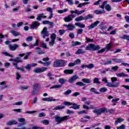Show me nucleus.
Returning <instances> with one entry per match:
<instances>
[{
    "mask_svg": "<svg viewBox=\"0 0 129 129\" xmlns=\"http://www.w3.org/2000/svg\"><path fill=\"white\" fill-rule=\"evenodd\" d=\"M85 12V10H81L79 11L78 10L76 9L75 11H70V13L72 14L71 15H69L68 16L64 17L63 18V21L66 22V23H70V22H71L73 20V19L74 18H76V15H73V14H76V15H78V16H79L83 13Z\"/></svg>",
    "mask_w": 129,
    "mask_h": 129,
    "instance_id": "nucleus-1",
    "label": "nucleus"
},
{
    "mask_svg": "<svg viewBox=\"0 0 129 129\" xmlns=\"http://www.w3.org/2000/svg\"><path fill=\"white\" fill-rule=\"evenodd\" d=\"M67 63V61L63 59H56L53 62V67H64Z\"/></svg>",
    "mask_w": 129,
    "mask_h": 129,
    "instance_id": "nucleus-2",
    "label": "nucleus"
},
{
    "mask_svg": "<svg viewBox=\"0 0 129 129\" xmlns=\"http://www.w3.org/2000/svg\"><path fill=\"white\" fill-rule=\"evenodd\" d=\"M102 81L106 83V86H108V87H112L113 88H117V87L119 86L120 84L119 83H111L110 82H108V81L106 78H103L102 79Z\"/></svg>",
    "mask_w": 129,
    "mask_h": 129,
    "instance_id": "nucleus-3",
    "label": "nucleus"
},
{
    "mask_svg": "<svg viewBox=\"0 0 129 129\" xmlns=\"http://www.w3.org/2000/svg\"><path fill=\"white\" fill-rule=\"evenodd\" d=\"M99 49H100L99 45H95L93 43H90L85 47L86 51H96Z\"/></svg>",
    "mask_w": 129,
    "mask_h": 129,
    "instance_id": "nucleus-4",
    "label": "nucleus"
},
{
    "mask_svg": "<svg viewBox=\"0 0 129 129\" xmlns=\"http://www.w3.org/2000/svg\"><path fill=\"white\" fill-rule=\"evenodd\" d=\"M10 43H12V41H10V40H6L5 42V43L6 44V45H9L8 47L10 51H16L17 49L19 48L18 44H14L13 45H12V44H10Z\"/></svg>",
    "mask_w": 129,
    "mask_h": 129,
    "instance_id": "nucleus-5",
    "label": "nucleus"
},
{
    "mask_svg": "<svg viewBox=\"0 0 129 129\" xmlns=\"http://www.w3.org/2000/svg\"><path fill=\"white\" fill-rule=\"evenodd\" d=\"M55 121L58 123H61L62 121H64V120H68L70 118V116L66 115L63 117H60L59 116H56L54 117Z\"/></svg>",
    "mask_w": 129,
    "mask_h": 129,
    "instance_id": "nucleus-6",
    "label": "nucleus"
},
{
    "mask_svg": "<svg viewBox=\"0 0 129 129\" xmlns=\"http://www.w3.org/2000/svg\"><path fill=\"white\" fill-rule=\"evenodd\" d=\"M94 113L96 115H100L101 113H104V112H107V109L106 108H102L100 109H95L93 110Z\"/></svg>",
    "mask_w": 129,
    "mask_h": 129,
    "instance_id": "nucleus-7",
    "label": "nucleus"
},
{
    "mask_svg": "<svg viewBox=\"0 0 129 129\" xmlns=\"http://www.w3.org/2000/svg\"><path fill=\"white\" fill-rule=\"evenodd\" d=\"M104 7L107 12H110L111 11V7L109 4H107V1H104L102 5L100 6V8L103 10H104Z\"/></svg>",
    "mask_w": 129,
    "mask_h": 129,
    "instance_id": "nucleus-8",
    "label": "nucleus"
},
{
    "mask_svg": "<svg viewBox=\"0 0 129 129\" xmlns=\"http://www.w3.org/2000/svg\"><path fill=\"white\" fill-rule=\"evenodd\" d=\"M40 34L42 35V38L45 39L46 37H48L49 35V31H48V28L47 27H44L43 30L40 32Z\"/></svg>",
    "mask_w": 129,
    "mask_h": 129,
    "instance_id": "nucleus-9",
    "label": "nucleus"
},
{
    "mask_svg": "<svg viewBox=\"0 0 129 129\" xmlns=\"http://www.w3.org/2000/svg\"><path fill=\"white\" fill-rule=\"evenodd\" d=\"M40 25V22L38 21H33L30 26V28L31 29H33V30H37L38 27H39Z\"/></svg>",
    "mask_w": 129,
    "mask_h": 129,
    "instance_id": "nucleus-10",
    "label": "nucleus"
},
{
    "mask_svg": "<svg viewBox=\"0 0 129 129\" xmlns=\"http://www.w3.org/2000/svg\"><path fill=\"white\" fill-rule=\"evenodd\" d=\"M32 54V52H27L26 54L25 53H20L19 54V57H24L23 58L24 60H27V59L29 58V56H30Z\"/></svg>",
    "mask_w": 129,
    "mask_h": 129,
    "instance_id": "nucleus-11",
    "label": "nucleus"
},
{
    "mask_svg": "<svg viewBox=\"0 0 129 129\" xmlns=\"http://www.w3.org/2000/svg\"><path fill=\"white\" fill-rule=\"evenodd\" d=\"M47 69L48 68L45 67L36 69L33 71V72H35V73H42V72H45Z\"/></svg>",
    "mask_w": 129,
    "mask_h": 129,
    "instance_id": "nucleus-12",
    "label": "nucleus"
},
{
    "mask_svg": "<svg viewBox=\"0 0 129 129\" xmlns=\"http://www.w3.org/2000/svg\"><path fill=\"white\" fill-rule=\"evenodd\" d=\"M99 23H100V22L99 21L94 22L93 24H91L88 27V30H92V29H94V28H95V27H97V25H98Z\"/></svg>",
    "mask_w": 129,
    "mask_h": 129,
    "instance_id": "nucleus-13",
    "label": "nucleus"
},
{
    "mask_svg": "<svg viewBox=\"0 0 129 129\" xmlns=\"http://www.w3.org/2000/svg\"><path fill=\"white\" fill-rule=\"evenodd\" d=\"M78 78H79V77H78V76H73L72 77L70 78L69 79L68 82H69V83H73V82H74V81H75L77 79H78Z\"/></svg>",
    "mask_w": 129,
    "mask_h": 129,
    "instance_id": "nucleus-14",
    "label": "nucleus"
},
{
    "mask_svg": "<svg viewBox=\"0 0 129 129\" xmlns=\"http://www.w3.org/2000/svg\"><path fill=\"white\" fill-rule=\"evenodd\" d=\"M43 101H48V102H51V101H57V100H59L58 99H56L53 98V97H48V98H44L42 99Z\"/></svg>",
    "mask_w": 129,
    "mask_h": 129,
    "instance_id": "nucleus-15",
    "label": "nucleus"
},
{
    "mask_svg": "<svg viewBox=\"0 0 129 129\" xmlns=\"http://www.w3.org/2000/svg\"><path fill=\"white\" fill-rule=\"evenodd\" d=\"M46 11L50 14L49 16V19H52V18H53V16H54V14H53V9L50 7H48L46 8Z\"/></svg>",
    "mask_w": 129,
    "mask_h": 129,
    "instance_id": "nucleus-16",
    "label": "nucleus"
},
{
    "mask_svg": "<svg viewBox=\"0 0 129 129\" xmlns=\"http://www.w3.org/2000/svg\"><path fill=\"white\" fill-rule=\"evenodd\" d=\"M42 19H46V18H47V16L44 15V13H42V14H39L37 16V17L36 19H37V21H40L41 20V19H42Z\"/></svg>",
    "mask_w": 129,
    "mask_h": 129,
    "instance_id": "nucleus-17",
    "label": "nucleus"
},
{
    "mask_svg": "<svg viewBox=\"0 0 129 129\" xmlns=\"http://www.w3.org/2000/svg\"><path fill=\"white\" fill-rule=\"evenodd\" d=\"M65 108V106H62L61 105H58L52 109V110H61Z\"/></svg>",
    "mask_w": 129,
    "mask_h": 129,
    "instance_id": "nucleus-18",
    "label": "nucleus"
},
{
    "mask_svg": "<svg viewBox=\"0 0 129 129\" xmlns=\"http://www.w3.org/2000/svg\"><path fill=\"white\" fill-rule=\"evenodd\" d=\"M10 33L14 36V37H17L18 36H21V33L20 32L16 31L15 30H12L10 31Z\"/></svg>",
    "mask_w": 129,
    "mask_h": 129,
    "instance_id": "nucleus-19",
    "label": "nucleus"
},
{
    "mask_svg": "<svg viewBox=\"0 0 129 129\" xmlns=\"http://www.w3.org/2000/svg\"><path fill=\"white\" fill-rule=\"evenodd\" d=\"M94 13L96 15H101V14H105V11L104 10H96L94 11Z\"/></svg>",
    "mask_w": 129,
    "mask_h": 129,
    "instance_id": "nucleus-20",
    "label": "nucleus"
},
{
    "mask_svg": "<svg viewBox=\"0 0 129 129\" xmlns=\"http://www.w3.org/2000/svg\"><path fill=\"white\" fill-rule=\"evenodd\" d=\"M122 121H124V119L121 118H117L115 121V124H118V123H120L122 122Z\"/></svg>",
    "mask_w": 129,
    "mask_h": 129,
    "instance_id": "nucleus-21",
    "label": "nucleus"
},
{
    "mask_svg": "<svg viewBox=\"0 0 129 129\" xmlns=\"http://www.w3.org/2000/svg\"><path fill=\"white\" fill-rule=\"evenodd\" d=\"M35 50H37L36 52L39 55H41L42 54H45V51H42V50H41V48L40 47H36Z\"/></svg>",
    "mask_w": 129,
    "mask_h": 129,
    "instance_id": "nucleus-22",
    "label": "nucleus"
},
{
    "mask_svg": "<svg viewBox=\"0 0 129 129\" xmlns=\"http://www.w3.org/2000/svg\"><path fill=\"white\" fill-rule=\"evenodd\" d=\"M18 122L16 120L9 121L7 123V125H13V124H17Z\"/></svg>",
    "mask_w": 129,
    "mask_h": 129,
    "instance_id": "nucleus-23",
    "label": "nucleus"
},
{
    "mask_svg": "<svg viewBox=\"0 0 129 129\" xmlns=\"http://www.w3.org/2000/svg\"><path fill=\"white\" fill-rule=\"evenodd\" d=\"M13 66H15L16 69H17L18 70H20L21 71H22V72H24L25 71V70L22 68H19L18 67V63H13Z\"/></svg>",
    "mask_w": 129,
    "mask_h": 129,
    "instance_id": "nucleus-24",
    "label": "nucleus"
},
{
    "mask_svg": "<svg viewBox=\"0 0 129 129\" xmlns=\"http://www.w3.org/2000/svg\"><path fill=\"white\" fill-rule=\"evenodd\" d=\"M79 45H81V42L78 41H72V47H75V46H78Z\"/></svg>",
    "mask_w": 129,
    "mask_h": 129,
    "instance_id": "nucleus-25",
    "label": "nucleus"
},
{
    "mask_svg": "<svg viewBox=\"0 0 129 129\" xmlns=\"http://www.w3.org/2000/svg\"><path fill=\"white\" fill-rule=\"evenodd\" d=\"M116 76H117V77H128V75L124 74V73L117 74Z\"/></svg>",
    "mask_w": 129,
    "mask_h": 129,
    "instance_id": "nucleus-26",
    "label": "nucleus"
},
{
    "mask_svg": "<svg viewBox=\"0 0 129 129\" xmlns=\"http://www.w3.org/2000/svg\"><path fill=\"white\" fill-rule=\"evenodd\" d=\"M112 47V43H109L107 44L106 45V47L105 48L107 51H110V49Z\"/></svg>",
    "mask_w": 129,
    "mask_h": 129,
    "instance_id": "nucleus-27",
    "label": "nucleus"
},
{
    "mask_svg": "<svg viewBox=\"0 0 129 129\" xmlns=\"http://www.w3.org/2000/svg\"><path fill=\"white\" fill-rule=\"evenodd\" d=\"M85 52L86 51L84 49H79L76 52V54L77 55H79L80 54H84Z\"/></svg>",
    "mask_w": 129,
    "mask_h": 129,
    "instance_id": "nucleus-28",
    "label": "nucleus"
},
{
    "mask_svg": "<svg viewBox=\"0 0 129 129\" xmlns=\"http://www.w3.org/2000/svg\"><path fill=\"white\" fill-rule=\"evenodd\" d=\"M56 38H57V35L55 33H52L50 35V40L52 41H54L56 40Z\"/></svg>",
    "mask_w": 129,
    "mask_h": 129,
    "instance_id": "nucleus-29",
    "label": "nucleus"
},
{
    "mask_svg": "<svg viewBox=\"0 0 129 129\" xmlns=\"http://www.w3.org/2000/svg\"><path fill=\"white\" fill-rule=\"evenodd\" d=\"M120 39H123V40H126L129 41V35L127 34L123 35L122 36H120Z\"/></svg>",
    "mask_w": 129,
    "mask_h": 129,
    "instance_id": "nucleus-30",
    "label": "nucleus"
},
{
    "mask_svg": "<svg viewBox=\"0 0 129 129\" xmlns=\"http://www.w3.org/2000/svg\"><path fill=\"white\" fill-rule=\"evenodd\" d=\"M73 72V70H65L63 72V73H64V74H72Z\"/></svg>",
    "mask_w": 129,
    "mask_h": 129,
    "instance_id": "nucleus-31",
    "label": "nucleus"
},
{
    "mask_svg": "<svg viewBox=\"0 0 129 129\" xmlns=\"http://www.w3.org/2000/svg\"><path fill=\"white\" fill-rule=\"evenodd\" d=\"M38 63H40L41 64H43L44 66H49V65H51V61H48L46 62H44L42 61H39Z\"/></svg>",
    "mask_w": 129,
    "mask_h": 129,
    "instance_id": "nucleus-32",
    "label": "nucleus"
},
{
    "mask_svg": "<svg viewBox=\"0 0 129 129\" xmlns=\"http://www.w3.org/2000/svg\"><path fill=\"white\" fill-rule=\"evenodd\" d=\"M75 20L76 22H80V21H83V20H85V19L83 17V16H81L77 17Z\"/></svg>",
    "mask_w": 129,
    "mask_h": 129,
    "instance_id": "nucleus-33",
    "label": "nucleus"
},
{
    "mask_svg": "<svg viewBox=\"0 0 129 129\" xmlns=\"http://www.w3.org/2000/svg\"><path fill=\"white\" fill-rule=\"evenodd\" d=\"M74 106H72L70 107V108H73V109H79V107H80V105H77L76 103H73Z\"/></svg>",
    "mask_w": 129,
    "mask_h": 129,
    "instance_id": "nucleus-34",
    "label": "nucleus"
},
{
    "mask_svg": "<svg viewBox=\"0 0 129 129\" xmlns=\"http://www.w3.org/2000/svg\"><path fill=\"white\" fill-rule=\"evenodd\" d=\"M75 25L77 26V27H79V28H85V24H81L80 23H76Z\"/></svg>",
    "mask_w": 129,
    "mask_h": 129,
    "instance_id": "nucleus-35",
    "label": "nucleus"
},
{
    "mask_svg": "<svg viewBox=\"0 0 129 129\" xmlns=\"http://www.w3.org/2000/svg\"><path fill=\"white\" fill-rule=\"evenodd\" d=\"M82 81L84 83H91V80L89 79L84 78L82 80Z\"/></svg>",
    "mask_w": 129,
    "mask_h": 129,
    "instance_id": "nucleus-36",
    "label": "nucleus"
},
{
    "mask_svg": "<svg viewBox=\"0 0 129 129\" xmlns=\"http://www.w3.org/2000/svg\"><path fill=\"white\" fill-rule=\"evenodd\" d=\"M75 28V27H74V26L73 25L69 24L68 26V30H69V31H73Z\"/></svg>",
    "mask_w": 129,
    "mask_h": 129,
    "instance_id": "nucleus-37",
    "label": "nucleus"
},
{
    "mask_svg": "<svg viewBox=\"0 0 129 129\" xmlns=\"http://www.w3.org/2000/svg\"><path fill=\"white\" fill-rule=\"evenodd\" d=\"M14 62H16V63H22L23 60H22V59H20V57H16L15 58H14Z\"/></svg>",
    "mask_w": 129,
    "mask_h": 129,
    "instance_id": "nucleus-38",
    "label": "nucleus"
},
{
    "mask_svg": "<svg viewBox=\"0 0 129 129\" xmlns=\"http://www.w3.org/2000/svg\"><path fill=\"white\" fill-rule=\"evenodd\" d=\"M65 32H66V30L64 29H60L58 30V33L60 36H63V35L65 34Z\"/></svg>",
    "mask_w": 129,
    "mask_h": 129,
    "instance_id": "nucleus-39",
    "label": "nucleus"
},
{
    "mask_svg": "<svg viewBox=\"0 0 129 129\" xmlns=\"http://www.w3.org/2000/svg\"><path fill=\"white\" fill-rule=\"evenodd\" d=\"M93 83H95L96 84H100V82H99V79L98 78H95L93 80Z\"/></svg>",
    "mask_w": 129,
    "mask_h": 129,
    "instance_id": "nucleus-40",
    "label": "nucleus"
},
{
    "mask_svg": "<svg viewBox=\"0 0 129 129\" xmlns=\"http://www.w3.org/2000/svg\"><path fill=\"white\" fill-rule=\"evenodd\" d=\"M2 54H3V55H5V56H7L8 57H11V58H14V55H11L7 52H3Z\"/></svg>",
    "mask_w": 129,
    "mask_h": 129,
    "instance_id": "nucleus-41",
    "label": "nucleus"
},
{
    "mask_svg": "<svg viewBox=\"0 0 129 129\" xmlns=\"http://www.w3.org/2000/svg\"><path fill=\"white\" fill-rule=\"evenodd\" d=\"M92 18H93V16H92V14H89L87 15L84 18L86 21L87 20H89V19H92Z\"/></svg>",
    "mask_w": 129,
    "mask_h": 129,
    "instance_id": "nucleus-42",
    "label": "nucleus"
},
{
    "mask_svg": "<svg viewBox=\"0 0 129 129\" xmlns=\"http://www.w3.org/2000/svg\"><path fill=\"white\" fill-rule=\"evenodd\" d=\"M112 61H113L115 63H120L121 59L118 58H112Z\"/></svg>",
    "mask_w": 129,
    "mask_h": 129,
    "instance_id": "nucleus-43",
    "label": "nucleus"
},
{
    "mask_svg": "<svg viewBox=\"0 0 129 129\" xmlns=\"http://www.w3.org/2000/svg\"><path fill=\"white\" fill-rule=\"evenodd\" d=\"M66 80L64 79L60 78L58 80V82L60 84H64L66 82Z\"/></svg>",
    "mask_w": 129,
    "mask_h": 129,
    "instance_id": "nucleus-44",
    "label": "nucleus"
},
{
    "mask_svg": "<svg viewBox=\"0 0 129 129\" xmlns=\"http://www.w3.org/2000/svg\"><path fill=\"white\" fill-rule=\"evenodd\" d=\"M62 87V85H55L51 87H50V89H53L54 88H61Z\"/></svg>",
    "mask_w": 129,
    "mask_h": 129,
    "instance_id": "nucleus-45",
    "label": "nucleus"
},
{
    "mask_svg": "<svg viewBox=\"0 0 129 129\" xmlns=\"http://www.w3.org/2000/svg\"><path fill=\"white\" fill-rule=\"evenodd\" d=\"M86 68H88V69H92V68H94V64L93 63L87 64V66H86Z\"/></svg>",
    "mask_w": 129,
    "mask_h": 129,
    "instance_id": "nucleus-46",
    "label": "nucleus"
},
{
    "mask_svg": "<svg viewBox=\"0 0 129 129\" xmlns=\"http://www.w3.org/2000/svg\"><path fill=\"white\" fill-rule=\"evenodd\" d=\"M93 42V39H90L87 37H86V43H91Z\"/></svg>",
    "mask_w": 129,
    "mask_h": 129,
    "instance_id": "nucleus-47",
    "label": "nucleus"
},
{
    "mask_svg": "<svg viewBox=\"0 0 129 129\" xmlns=\"http://www.w3.org/2000/svg\"><path fill=\"white\" fill-rule=\"evenodd\" d=\"M90 91H91V92H94V93H96V94H99V93L98 92H97L96 89H95V88H92L90 89Z\"/></svg>",
    "mask_w": 129,
    "mask_h": 129,
    "instance_id": "nucleus-48",
    "label": "nucleus"
},
{
    "mask_svg": "<svg viewBox=\"0 0 129 129\" xmlns=\"http://www.w3.org/2000/svg\"><path fill=\"white\" fill-rule=\"evenodd\" d=\"M100 92H106V91H107V88H105V87H103V88H101L99 90Z\"/></svg>",
    "mask_w": 129,
    "mask_h": 129,
    "instance_id": "nucleus-49",
    "label": "nucleus"
},
{
    "mask_svg": "<svg viewBox=\"0 0 129 129\" xmlns=\"http://www.w3.org/2000/svg\"><path fill=\"white\" fill-rule=\"evenodd\" d=\"M63 104L64 105H67V106H69L70 105H73V103H71V102H68V101H65V102H63Z\"/></svg>",
    "mask_w": 129,
    "mask_h": 129,
    "instance_id": "nucleus-50",
    "label": "nucleus"
},
{
    "mask_svg": "<svg viewBox=\"0 0 129 129\" xmlns=\"http://www.w3.org/2000/svg\"><path fill=\"white\" fill-rule=\"evenodd\" d=\"M72 92V90H68L64 93V95H69V94H71Z\"/></svg>",
    "mask_w": 129,
    "mask_h": 129,
    "instance_id": "nucleus-51",
    "label": "nucleus"
},
{
    "mask_svg": "<svg viewBox=\"0 0 129 129\" xmlns=\"http://www.w3.org/2000/svg\"><path fill=\"white\" fill-rule=\"evenodd\" d=\"M75 65H78V64L81 63V60L80 59H77L74 61Z\"/></svg>",
    "mask_w": 129,
    "mask_h": 129,
    "instance_id": "nucleus-52",
    "label": "nucleus"
},
{
    "mask_svg": "<svg viewBox=\"0 0 129 129\" xmlns=\"http://www.w3.org/2000/svg\"><path fill=\"white\" fill-rule=\"evenodd\" d=\"M26 119L24 118H21L18 119L19 122H23V124H26V122H25Z\"/></svg>",
    "mask_w": 129,
    "mask_h": 129,
    "instance_id": "nucleus-53",
    "label": "nucleus"
},
{
    "mask_svg": "<svg viewBox=\"0 0 129 129\" xmlns=\"http://www.w3.org/2000/svg\"><path fill=\"white\" fill-rule=\"evenodd\" d=\"M26 41L27 42H32V41H33V37L32 36L27 37L26 39Z\"/></svg>",
    "mask_w": 129,
    "mask_h": 129,
    "instance_id": "nucleus-54",
    "label": "nucleus"
},
{
    "mask_svg": "<svg viewBox=\"0 0 129 129\" xmlns=\"http://www.w3.org/2000/svg\"><path fill=\"white\" fill-rule=\"evenodd\" d=\"M76 85H79V86H85L86 84L81 82H78L76 83Z\"/></svg>",
    "mask_w": 129,
    "mask_h": 129,
    "instance_id": "nucleus-55",
    "label": "nucleus"
},
{
    "mask_svg": "<svg viewBox=\"0 0 129 129\" xmlns=\"http://www.w3.org/2000/svg\"><path fill=\"white\" fill-rule=\"evenodd\" d=\"M111 83H117L114 82H115V81H117V78L115 77H112L111 78Z\"/></svg>",
    "mask_w": 129,
    "mask_h": 129,
    "instance_id": "nucleus-56",
    "label": "nucleus"
},
{
    "mask_svg": "<svg viewBox=\"0 0 129 129\" xmlns=\"http://www.w3.org/2000/svg\"><path fill=\"white\" fill-rule=\"evenodd\" d=\"M41 122L43 124H45V125H48V124H49V120H43L42 121H41Z\"/></svg>",
    "mask_w": 129,
    "mask_h": 129,
    "instance_id": "nucleus-57",
    "label": "nucleus"
},
{
    "mask_svg": "<svg viewBox=\"0 0 129 129\" xmlns=\"http://www.w3.org/2000/svg\"><path fill=\"white\" fill-rule=\"evenodd\" d=\"M54 44H55V41L50 40V41L49 43V45L50 46V47H53Z\"/></svg>",
    "mask_w": 129,
    "mask_h": 129,
    "instance_id": "nucleus-58",
    "label": "nucleus"
},
{
    "mask_svg": "<svg viewBox=\"0 0 129 129\" xmlns=\"http://www.w3.org/2000/svg\"><path fill=\"white\" fill-rule=\"evenodd\" d=\"M31 64H27L25 67V68L26 70H31Z\"/></svg>",
    "mask_w": 129,
    "mask_h": 129,
    "instance_id": "nucleus-59",
    "label": "nucleus"
},
{
    "mask_svg": "<svg viewBox=\"0 0 129 129\" xmlns=\"http://www.w3.org/2000/svg\"><path fill=\"white\" fill-rule=\"evenodd\" d=\"M83 33V29H80L77 31V35H81Z\"/></svg>",
    "mask_w": 129,
    "mask_h": 129,
    "instance_id": "nucleus-60",
    "label": "nucleus"
},
{
    "mask_svg": "<svg viewBox=\"0 0 129 129\" xmlns=\"http://www.w3.org/2000/svg\"><path fill=\"white\" fill-rule=\"evenodd\" d=\"M33 89L34 90H39V87L38 86V84H35L33 85Z\"/></svg>",
    "mask_w": 129,
    "mask_h": 129,
    "instance_id": "nucleus-61",
    "label": "nucleus"
},
{
    "mask_svg": "<svg viewBox=\"0 0 129 129\" xmlns=\"http://www.w3.org/2000/svg\"><path fill=\"white\" fill-rule=\"evenodd\" d=\"M117 129H124L125 128V125L124 124H123L117 127Z\"/></svg>",
    "mask_w": 129,
    "mask_h": 129,
    "instance_id": "nucleus-62",
    "label": "nucleus"
},
{
    "mask_svg": "<svg viewBox=\"0 0 129 129\" xmlns=\"http://www.w3.org/2000/svg\"><path fill=\"white\" fill-rule=\"evenodd\" d=\"M16 79L17 80H20V78H21V75H20V74L18 72H17L16 73Z\"/></svg>",
    "mask_w": 129,
    "mask_h": 129,
    "instance_id": "nucleus-63",
    "label": "nucleus"
},
{
    "mask_svg": "<svg viewBox=\"0 0 129 129\" xmlns=\"http://www.w3.org/2000/svg\"><path fill=\"white\" fill-rule=\"evenodd\" d=\"M32 129H44V127H39L38 126H33L32 127Z\"/></svg>",
    "mask_w": 129,
    "mask_h": 129,
    "instance_id": "nucleus-64",
    "label": "nucleus"
}]
</instances>
